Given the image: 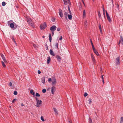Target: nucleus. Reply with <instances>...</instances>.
<instances>
[{
	"instance_id": "1",
	"label": "nucleus",
	"mask_w": 123,
	"mask_h": 123,
	"mask_svg": "<svg viewBox=\"0 0 123 123\" xmlns=\"http://www.w3.org/2000/svg\"><path fill=\"white\" fill-rule=\"evenodd\" d=\"M46 27V24L45 22L43 24L41 25L40 26V28L42 30H43L45 29Z\"/></svg>"
},
{
	"instance_id": "2",
	"label": "nucleus",
	"mask_w": 123,
	"mask_h": 123,
	"mask_svg": "<svg viewBox=\"0 0 123 123\" xmlns=\"http://www.w3.org/2000/svg\"><path fill=\"white\" fill-rule=\"evenodd\" d=\"M120 57L119 56L117 57L115 61V64L116 65H120Z\"/></svg>"
},
{
	"instance_id": "3",
	"label": "nucleus",
	"mask_w": 123,
	"mask_h": 123,
	"mask_svg": "<svg viewBox=\"0 0 123 123\" xmlns=\"http://www.w3.org/2000/svg\"><path fill=\"white\" fill-rule=\"evenodd\" d=\"M42 102L41 100H38L37 101V104L36 105V106L37 107H39L41 106Z\"/></svg>"
},
{
	"instance_id": "4",
	"label": "nucleus",
	"mask_w": 123,
	"mask_h": 123,
	"mask_svg": "<svg viewBox=\"0 0 123 123\" xmlns=\"http://www.w3.org/2000/svg\"><path fill=\"white\" fill-rule=\"evenodd\" d=\"M105 12L107 20L109 22H110L111 21V20L110 17L109 16V14H108L107 12L106 11Z\"/></svg>"
},
{
	"instance_id": "5",
	"label": "nucleus",
	"mask_w": 123,
	"mask_h": 123,
	"mask_svg": "<svg viewBox=\"0 0 123 123\" xmlns=\"http://www.w3.org/2000/svg\"><path fill=\"white\" fill-rule=\"evenodd\" d=\"M56 28V27L55 25H53L51 26L50 29L51 31H55Z\"/></svg>"
},
{
	"instance_id": "6",
	"label": "nucleus",
	"mask_w": 123,
	"mask_h": 123,
	"mask_svg": "<svg viewBox=\"0 0 123 123\" xmlns=\"http://www.w3.org/2000/svg\"><path fill=\"white\" fill-rule=\"evenodd\" d=\"M56 88L55 87L53 86L52 87L51 89V92L53 94L54 93V92L55 91Z\"/></svg>"
},
{
	"instance_id": "7",
	"label": "nucleus",
	"mask_w": 123,
	"mask_h": 123,
	"mask_svg": "<svg viewBox=\"0 0 123 123\" xmlns=\"http://www.w3.org/2000/svg\"><path fill=\"white\" fill-rule=\"evenodd\" d=\"M56 57L57 61L59 62H60L62 60V59L61 57L58 55H57L56 56Z\"/></svg>"
},
{
	"instance_id": "8",
	"label": "nucleus",
	"mask_w": 123,
	"mask_h": 123,
	"mask_svg": "<svg viewBox=\"0 0 123 123\" xmlns=\"http://www.w3.org/2000/svg\"><path fill=\"white\" fill-rule=\"evenodd\" d=\"M0 55L4 62L5 63L7 62V61L6 60V59L5 58L3 54H2L1 53L0 54Z\"/></svg>"
},
{
	"instance_id": "9",
	"label": "nucleus",
	"mask_w": 123,
	"mask_h": 123,
	"mask_svg": "<svg viewBox=\"0 0 123 123\" xmlns=\"http://www.w3.org/2000/svg\"><path fill=\"white\" fill-rule=\"evenodd\" d=\"M91 58L92 61L93 63L94 64H95V60L94 58V56L93 54H91Z\"/></svg>"
},
{
	"instance_id": "10",
	"label": "nucleus",
	"mask_w": 123,
	"mask_h": 123,
	"mask_svg": "<svg viewBox=\"0 0 123 123\" xmlns=\"http://www.w3.org/2000/svg\"><path fill=\"white\" fill-rule=\"evenodd\" d=\"M59 13L60 17L62 18L63 17V14L62 13V11L61 9H60Z\"/></svg>"
},
{
	"instance_id": "11",
	"label": "nucleus",
	"mask_w": 123,
	"mask_h": 123,
	"mask_svg": "<svg viewBox=\"0 0 123 123\" xmlns=\"http://www.w3.org/2000/svg\"><path fill=\"white\" fill-rule=\"evenodd\" d=\"M79 4V9L80 11H82V4L80 2Z\"/></svg>"
},
{
	"instance_id": "12",
	"label": "nucleus",
	"mask_w": 123,
	"mask_h": 123,
	"mask_svg": "<svg viewBox=\"0 0 123 123\" xmlns=\"http://www.w3.org/2000/svg\"><path fill=\"white\" fill-rule=\"evenodd\" d=\"M56 81L55 78L54 79V80L52 81V85L53 86H54L56 84Z\"/></svg>"
},
{
	"instance_id": "13",
	"label": "nucleus",
	"mask_w": 123,
	"mask_h": 123,
	"mask_svg": "<svg viewBox=\"0 0 123 123\" xmlns=\"http://www.w3.org/2000/svg\"><path fill=\"white\" fill-rule=\"evenodd\" d=\"M15 26V24L13 23H11L10 25V27L11 28H13Z\"/></svg>"
},
{
	"instance_id": "14",
	"label": "nucleus",
	"mask_w": 123,
	"mask_h": 123,
	"mask_svg": "<svg viewBox=\"0 0 123 123\" xmlns=\"http://www.w3.org/2000/svg\"><path fill=\"white\" fill-rule=\"evenodd\" d=\"M50 53L51 55L53 56H55V54L54 53L53 51L51 49L50 50Z\"/></svg>"
},
{
	"instance_id": "15",
	"label": "nucleus",
	"mask_w": 123,
	"mask_h": 123,
	"mask_svg": "<svg viewBox=\"0 0 123 123\" xmlns=\"http://www.w3.org/2000/svg\"><path fill=\"white\" fill-rule=\"evenodd\" d=\"M50 60L51 59L50 57H47V64H49V63Z\"/></svg>"
},
{
	"instance_id": "16",
	"label": "nucleus",
	"mask_w": 123,
	"mask_h": 123,
	"mask_svg": "<svg viewBox=\"0 0 123 123\" xmlns=\"http://www.w3.org/2000/svg\"><path fill=\"white\" fill-rule=\"evenodd\" d=\"M45 77H43L41 79L42 82L43 84H44L45 83Z\"/></svg>"
},
{
	"instance_id": "17",
	"label": "nucleus",
	"mask_w": 123,
	"mask_h": 123,
	"mask_svg": "<svg viewBox=\"0 0 123 123\" xmlns=\"http://www.w3.org/2000/svg\"><path fill=\"white\" fill-rule=\"evenodd\" d=\"M93 50L94 53L96 54V55L97 56H98L99 55V54L98 52L97 51L96 49H95L94 50Z\"/></svg>"
},
{
	"instance_id": "18",
	"label": "nucleus",
	"mask_w": 123,
	"mask_h": 123,
	"mask_svg": "<svg viewBox=\"0 0 123 123\" xmlns=\"http://www.w3.org/2000/svg\"><path fill=\"white\" fill-rule=\"evenodd\" d=\"M49 40L50 42L51 43V40H52V37L51 36V34L50 33L49 34Z\"/></svg>"
},
{
	"instance_id": "19",
	"label": "nucleus",
	"mask_w": 123,
	"mask_h": 123,
	"mask_svg": "<svg viewBox=\"0 0 123 123\" xmlns=\"http://www.w3.org/2000/svg\"><path fill=\"white\" fill-rule=\"evenodd\" d=\"M30 25L31 27H32L33 28H34V23L32 21L31 22V23H30V24H29Z\"/></svg>"
},
{
	"instance_id": "20",
	"label": "nucleus",
	"mask_w": 123,
	"mask_h": 123,
	"mask_svg": "<svg viewBox=\"0 0 123 123\" xmlns=\"http://www.w3.org/2000/svg\"><path fill=\"white\" fill-rule=\"evenodd\" d=\"M68 19L69 20H71L72 18V15H68Z\"/></svg>"
},
{
	"instance_id": "21",
	"label": "nucleus",
	"mask_w": 123,
	"mask_h": 123,
	"mask_svg": "<svg viewBox=\"0 0 123 123\" xmlns=\"http://www.w3.org/2000/svg\"><path fill=\"white\" fill-rule=\"evenodd\" d=\"M68 13H67L66 12H65V13L64 14V16H65V19H67V16H68Z\"/></svg>"
},
{
	"instance_id": "22",
	"label": "nucleus",
	"mask_w": 123,
	"mask_h": 123,
	"mask_svg": "<svg viewBox=\"0 0 123 123\" xmlns=\"http://www.w3.org/2000/svg\"><path fill=\"white\" fill-rule=\"evenodd\" d=\"M103 14H104V16L105 18V9L104 7H103Z\"/></svg>"
},
{
	"instance_id": "23",
	"label": "nucleus",
	"mask_w": 123,
	"mask_h": 123,
	"mask_svg": "<svg viewBox=\"0 0 123 123\" xmlns=\"http://www.w3.org/2000/svg\"><path fill=\"white\" fill-rule=\"evenodd\" d=\"M27 21L28 22L29 24H30V23H31L32 21H31V19L30 18L27 20Z\"/></svg>"
},
{
	"instance_id": "24",
	"label": "nucleus",
	"mask_w": 123,
	"mask_h": 123,
	"mask_svg": "<svg viewBox=\"0 0 123 123\" xmlns=\"http://www.w3.org/2000/svg\"><path fill=\"white\" fill-rule=\"evenodd\" d=\"M83 17H85L86 16V12L85 10H84L83 11Z\"/></svg>"
},
{
	"instance_id": "25",
	"label": "nucleus",
	"mask_w": 123,
	"mask_h": 123,
	"mask_svg": "<svg viewBox=\"0 0 123 123\" xmlns=\"http://www.w3.org/2000/svg\"><path fill=\"white\" fill-rule=\"evenodd\" d=\"M55 19V17H52L51 18V20L52 22H54Z\"/></svg>"
},
{
	"instance_id": "26",
	"label": "nucleus",
	"mask_w": 123,
	"mask_h": 123,
	"mask_svg": "<svg viewBox=\"0 0 123 123\" xmlns=\"http://www.w3.org/2000/svg\"><path fill=\"white\" fill-rule=\"evenodd\" d=\"M65 4L67 5L68 4V2L66 0H63Z\"/></svg>"
},
{
	"instance_id": "27",
	"label": "nucleus",
	"mask_w": 123,
	"mask_h": 123,
	"mask_svg": "<svg viewBox=\"0 0 123 123\" xmlns=\"http://www.w3.org/2000/svg\"><path fill=\"white\" fill-rule=\"evenodd\" d=\"M2 65L4 68H5L6 67V65L2 61L1 62Z\"/></svg>"
},
{
	"instance_id": "28",
	"label": "nucleus",
	"mask_w": 123,
	"mask_h": 123,
	"mask_svg": "<svg viewBox=\"0 0 123 123\" xmlns=\"http://www.w3.org/2000/svg\"><path fill=\"white\" fill-rule=\"evenodd\" d=\"M121 39L120 40L121 41V43L123 45V38L121 36Z\"/></svg>"
},
{
	"instance_id": "29",
	"label": "nucleus",
	"mask_w": 123,
	"mask_h": 123,
	"mask_svg": "<svg viewBox=\"0 0 123 123\" xmlns=\"http://www.w3.org/2000/svg\"><path fill=\"white\" fill-rule=\"evenodd\" d=\"M58 43H56V44L55 45V48L57 49H58Z\"/></svg>"
},
{
	"instance_id": "30",
	"label": "nucleus",
	"mask_w": 123,
	"mask_h": 123,
	"mask_svg": "<svg viewBox=\"0 0 123 123\" xmlns=\"http://www.w3.org/2000/svg\"><path fill=\"white\" fill-rule=\"evenodd\" d=\"M123 117H121L120 118V123H123Z\"/></svg>"
},
{
	"instance_id": "31",
	"label": "nucleus",
	"mask_w": 123,
	"mask_h": 123,
	"mask_svg": "<svg viewBox=\"0 0 123 123\" xmlns=\"http://www.w3.org/2000/svg\"><path fill=\"white\" fill-rule=\"evenodd\" d=\"M12 40L13 41V42H14L15 43V44H16V41H15V39H14V37H12Z\"/></svg>"
},
{
	"instance_id": "32",
	"label": "nucleus",
	"mask_w": 123,
	"mask_h": 123,
	"mask_svg": "<svg viewBox=\"0 0 123 123\" xmlns=\"http://www.w3.org/2000/svg\"><path fill=\"white\" fill-rule=\"evenodd\" d=\"M68 10L69 11V13H70V14H71V11L70 10V7H69V5H68Z\"/></svg>"
},
{
	"instance_id": "33",
	"label": "nucleus",
	"mask_w": 123,
	"mask_h": 123,
	"mask_svg": "<svg viewBox=\"0 0 123 123\" xmlns=\"http://www.w3.org/2000/svg\"><path fill=\"white\" fill-rule=\"evenodd\" d=\"M41 119L43 121H45L44 119V117L43 116H42L41 117Z\"/></svg>"
},
{
	"instance_id": "34",
	"label": "nucleus",
	"mask_w": 123,
	"mask_h": 123,
	"mask_svg": "<svg viewBox=\"0 0 123 123\" xmlns=\"http://www.w3.org/2000/svg\"><path fill=\"white\" fill-rule=\"evenodd\" d=\"M89 123H92V119L90 118H89Z\"/></svg>"
},
{
	"instance_id": "35",
	"label": "nucleus",
	"mask_w": 123,
	"mask_h": 123,
	"mask_svg": "<svg viewBox=\"0 0 123 123\" xmlns=\"http://www.w3.org/2000/svg\"><path fill=\"white\" fill-rule=\"evenodd\" d=\"M88 101H89V103L90 104H91L92 103V99L91 98H90L88 100Z\"/></svg>"
},
{
	"instance_id": "36",
	"label": "nucleus",
	"mask_w": 123,
	"mask_h": 123,
	"mask_svg": "<svg viewBox=\"0 0 123 123\" xmlns=\"http://www.w3.org/2000/svg\"><path fill=\"white\" fill-rule=\"evenodd\" d=\"M6 5V3L5 2H3L2 3V5L3 6H4Z\"/></svg>"
},
{
	"instance_id": "37",
	"label": "nucleus",
	"mask_w": 123,
	"mask_h": 123,
	"mask_svg": "<svg viewBox=\"0 0 123 123\" xmlns=\"http://www.w3.org/2000/svg\"><path fill=\"white\" fill-rule=\"evenodd\" d=\"M36 97H40V95L38 93H37L36 94Z\"/></svg>"
},
{
	"instance_id": "38",
	"label": "nucleus",
	"mask_w": 123,
	"mask_h": 123,
	"mask_svg": "<svg viewBox=\"0 0 123 123\" xmlns=\"http://www.w3.org/2000/svg\"><path fill=\"white\" fill-rule=\"evenodd\" d=\"M15 95H17V92L16 91H14L13 93Z\"/></svg>"
},
{
	"instance_id": "39",
	"label": "nucleus",
	"mask_w": 123,
	"mask_h": 123,
	"mask_svg": "<svg viewBox=\"0 0 123 123\" xmlns=\"http://www.w3.org/2000/svg\"><path fill=\"white\" fill-rule=\"evenodd\" d=\"M46 91V90L45 89H44L42 90V92L43 93H45Z\"/></svg>"
},
{
	"instance_id": "40",
	"label": "nucleus",
	"mask_w": 123,
	"mask_h": 123,
	"mask_svg": "<svg viewBox=\"0 0 123 123\" xmlns=\"http://www.w3.org/2000/svg\"><path fill=\"white\" fill-rule=\"evenodd\" d=\"M88 95V94L86 92H85L84 94V97H86Z\"/></svg>"
},
{
	"instance_id": "41",
	"label": "nucleus",
	"mask_w": 123,
	"mask_h": 123,
	"mask_svg": "<svg viewBox=\"0 0 123 123\" xmlns=\"http://www.w3.org/2000/svg\"><path fill=\"white\" fill-rule=\"evenodd\" d=\"M53 109L54 110V111L55 112V113H57V110L55 108H53Z\"/></svg>"
},
{
	"instance_id": "42",
	"label": "nucleus",
	"mask_w": 123,
	"mask_h": 123,
	"mask_svg": "<svg viewBox=\"0 0 123 123\" xmlns=\"http://www.w3.org/2000/svg\"><path fill=\"white\" fill-rule=\"evenodd\" d=\"M92 49L93 50H94V49H95V48L94 47V46L93 44H92Z\"/></svg>"
},
{
	"instance_id": "43",
	"label": "nucleus",
	"mask_w": 123,
	"mask_h": 123,
	"mask_svg": "<svg viewBox=\"0 0 123 123\" xmlns=\"http://www.w3.org/2000/svg\"><path fill=\"white\" fill-rule=\"evenodd\" d=\"M17 99L16 98L14 99L12 101V103H14L15 101H16V100H17Z\"/></svg>"
},
{
	"instance_id": "44",
	"label": "nucleus",
	"mask_w": 123,
	"mask_h": 123,
	"mask_svg": "<svg viewBox=\"0 0 123 123\" xmlns=\"http://www.w3.org/2000/svg\"><path fill=\"white\" fill-rule=\"evenodd\" d=\"M13 22L15 24V27H14V29H16L18 25H16V24H15L14 22Z\"/></svg>"
},
{
	"instance_id": "45",
	"label": "nucleus",
	"mask_w": 123,
	"mask_h": 123,
	"mask_svg": "<svg viewBox=\"0 0 123 123\" xmlns=\"http://www.w3.org/2000/svg\"><path fill=\"white\" fill-rule=\"evenodd\" d=\"M68 1V4L70 6L71 5V3L70 2V0H67Z\"/></svg>"
},
{
	"instance_id": "46",
	"label": "nucleus",
	"mask_w": 123,
	"mask_h": 123,
	"mask_svg": "<svg viewBox=\"0 0 123 123\" xmlns=\"http://www.w3.org/2000/svg\"><path fill=\"white\" fill-rule=\"evenodd\" d=\"M12 83L11 82H10L9 83L8 85L10 86H12Z\"/></svg>"
},
{
	"instance_id": "47",
	"label": "nucleus",
	"mask_w": 123,
	"mask_h": 123,
	"mask_svg": "<svg viewBox=\"0 0 123 123\" xmlns=\"http://www.w3.org/2000/svg\"><path fill=\"white\" fill-rule=\"evenodd\" d=\"M98 16L99 17L100 16H101L100 13L99 11L98 12Z\"/></svg>"
},
{
	"instance_id": "48",
	"label": "nucleus",
	"mask_w": 123,
	"mask_h": 123,
	"mask_svg": "<svg viewBox=\"0 0 123 123\" xmlns=\"http://www.w3.org/2000/svg\"><path fill=\"white\" fill-rule=\"evenodd\" d=\"M99 30H101L102 29L101 26L100 24H99Z\"/></svg>"
},
{
	"instance_id": "49",
	"label": "nucleus",
	"mask_w": 123,
	"mask_h": 123,
	"mask_svg": "<svg viewBox=\"0 0 123 123\" xmlns=\"http://www.w3.org/2000/svg\"><path fill=\"white\" fill-rule=\"evenodd\" d=\"M60 30H61V28L59 27L57 29V31H59Z\"/></svg>"
},
{
	"instance_id": "50",
	"label": "nucleus",
	"mask_w": 123,
	"mask_h": 123,
	"mask_svg": "<svg viewBox=\"0 0 123 123\" xmlns=\"http://www.w3.org/2000/svg\"><path fill=\"white\" fill-rule=\"evenodd\" d=\"M33 47L35 48H36V47H37V46L36 45L34 44L33 45Z\"/></svg>"
},
{
	"instance_id": "51",
	"label": "nucleus",
	"mask_w": 123,
	"mask_h": 123,
	"mask_svg": "<svg viewBox=\"0 0 123 123\" xmlns=\"http://www.w3.org/2000/svg\"><path fill=\"white\" fill-rule=\"evenodd\" d=\"M87 23V21H85V26H86V24Z\"/></svg>"
},
{
	"instance_id": "52",
	"label": "nucleus",
	"mask_w": 123,
	"mask_h": 123,
	"mask_svg": "<svg viewBox=\"0 0 123 123\" xmlns=\"http://www.w3.org/2000/svg\"><path fill=\"white\" fill-rule=\"evenodd\" d=\"M51 31L52 34V36H53L54 35V31Z\"/></svg>"
},
{
	"instance_id": "53",
	"label": "nucleus",
	"mask_w": 123,
	"mask_h": 123,
	"mask_svg": "<svg viewBox=\"0 0 123 123\" xmlns=\"http://www.w3.org/2000/svg\"><path fill=\"white\" fill-rule=\"evenodd\" d=\"M33 90H31L30 91V93L31 94H32L33 92Z\"/></svg>"
},
{
	"instance_id": "54",
	"label": "nucleus",
	"mask_w": 123,
	"mask_h": 123,
	"mask_svg": "<svg viewBox=\"0 0 123 123\" xmlns=\"http://www.w3.org/2000/svg\"><path fill=\"white\" fill-rule=\"evenodd\" d=\"M51 80V78H49L48 79V81L49 82H50Z\"/></svg>"
},
{
	"instance_id": "55",
	"label": "nucleus",
	"mask_w": 123,
	"mask_h": 123,
	"mask_svg": "<svg viewBox=\"0 0 123 123\" xmlns=\"http://www.w3.org/2000/svg\"><path fill=\"white\" fill-rule=\"evenodd\" d=\"M38 74H40L41 73V72L40 70H38Z\"/></svg>"
},
{
	"instance_id": "56",
	"label": "nucleus",
	"mask_w": 123,
	"mask_h": 123,
	"mask_svg": "<svg viewBox=\"0 0 123 123\" xmlns=\"http://www.w3.org/2000/svg\"><path fill=\"white\" fill-rule=\"evenodd\" d=\"M62 39V36H61L60 38H59V40H61Z\"/></svg>"
},
{
	"instance_id": "57",
	"label": "nucleus",
	"mask_w": 123,
	"mask_h": 123,
	"mask_svg": "<svg viewBox=\"0 0 123 123\" xmlns=\"http://www.w3.org/2000/svg\"><path fill=\"white\" fill-rule=\"evenodd\" d=\"M35 99H36V102H37L38 100H38V98L36 97H35Z\"/></svg>"
},
{
	"instance_id": "58",
	"label": "nucleus",
	"mask_w": 123,
	"mask_h": 123,
	"mask_svg": "<svg viewBox=\"0 0 123 123\" xmlns=\"http://www.w3.org/2000/svg\"><path fill=\"white\" fill-rule=\"evenodd\" d=\"M90 40L91 43V44H93V43L92 42V39H90Z\"/></svg>"
},
{
	"instance_id": "59",
	"label": "nucleus",
	"mask_w": 123,
	"mask_h": 123,
	"mask_svg": "<svg viewBox=\"0 0 123 123\" xmlns=\"http://www.w3.org/2000/svg\"><path fill=\"white\" fill-rule=\"evenodd\" d=\"M121 41L120 40H119V43H118V45H119L120 44V43H121Z\"/></svg>"
},
{
	"instance_id": "60",
	"label": "nucleus",
	"mask_w": 123,
	"mask_h": 123,
	"mask_svg": "<svg viewBox=\"0 0 123 123\" xmlns=\"http://www.w3.org/2000/svg\"><path fill=\"white\" fill-rule=\"evenodd\" d=\"M32 94L33 96L35 94V92H33Z\"/></svg>"
},
{
	"instance_id": "61",
	"label": "nucleus",
	"mask_w": 123,
	"mask_h": 123,
	"mask_svg": "<svg viewBox=\"0 0 123 123\" xmlns=\"http://www.w3.org/2000/svg\"><path fill=\"white\" fill-rule=\"evenodd\" d=\"M82 3H83V4L84 5V6H85V3H84V1H83V0H82Z\"/></svg>"
},
{
	"instance_id": "62",
	"label": "nucleus",
	"mask_w": 123,
	"mask_h": 123,
	"mask_svg": "<svg viewBox=\"0 0 123 123\" xmlns=\"http://www.w3.org/2000/svg\"><path fill=\"white\" fill-rule=\"evenodd\" d=\"M68 123H72V121L70 120L68 121Z\"/></svg>"
},
{
	"instance_id": "63",
	"label": "nucleus",
	"mask_w": 123,
	"mask_h": 123,
	"mask_svg": "<svg viewBox=\"0 0 123 123\" xmlns=\"http://www.w3.org/2000/svg\"><path fill=\"white\" fill-rule=\"evenodd\" d=\"M101 78L102 79V80L104 79V78H103V75H101Z\"/></svg>"
},
{
	"instance_id": "64",
	"label": "nucleus",
	"mask_w": 123,
	"mask_h": 123,
	"mask_svg": "<svg viewBox=\"0 0 123 123\" xmlns=\"http://www.w3.org/2000/svg\"><path fill=\"white\" fill-rule=\"evenodd\" d=\"M117 7L118 8L119 7V6L118 5H117Z\"/></svg>"
}]
</instances>
